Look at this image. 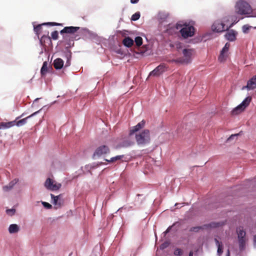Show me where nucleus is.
<instances>
[{"label":"nucleus","mask_w":256,"mask_h":256,"mask_svg":"<svg viewBox=\"0 0 256 256\" xmlns=\"http://www.w3.org/2000/svg\"><path fill=\"white\" fill-rule=\"evenodd\" d=\"M51 198L53 201V204L58 206H60V204L58 202V199L59 198L60 196H55L53 194H50Z\"/></svg>","instance_id":"nucleus-28"},{"label":"nucleus","mask_w":256,"mask_h":256,"mask_svg":"<svg viewBox=\"0 0 256 256\" xmlns=\"http://www.w3.org/2000/svg\"><path fill=\"white\" fill-rule=\"evenodd\" d=\"M104 164H105V163H104V162H100V165Z\"/></svg>","instance_id":"nucleus-47"},{"label":"nucleus","mask_w":256,"mask_h":256,"mask_svg":"<svg viewBox=\"0 0 256 256\" xmlns=\"http://www.w3.org/2000/svg\"><path fill=\"white\" fill-rule=\"evenodd\" d=\"M70 64V62L68 61L66 62V66H69Z\"/></svg>","instance_id":"nucleus-45"},{"label":"nucleus","mask_w":256,"mask_h":256,"mask_svg":"<svg viewBox=\"0 0 256 256\" xmlns=\"http://www.w3.org/2000/svg\"><path fill=\"white\" fill-rule=\"evenodd\" d=\"M182 254H183L182 250L179 248H176L174 252V254L175 256H180Z\"/></svg>","instance_id":"nucleus-32"},{"label":"nucleus","mask_w":256,"mask_h":256,"mask_svg":"<svg viewBox=\"0 0 256 256\" xmlns=\"http://www.w3.org/2000/svg\"><path fill=\"white\" fill-rule=\"evenodd\" d=\"M52 38L53 40H57L58 38V31L55 30L51 34Z\"/></svg>","instance_id":"nucleus-34"},{"label":"nucleus","mask_w":256,"mask_h":256,"mask_svg":"<svg viewBox=\"0 0 256 256\" xmlns=\"http://www.w3.org/2000/svg\"><path fill=\"white\" fill-rule=\"evenodd\" d=\"M134 42L138 46H140L142 44V38L140 36H136L135 38Z\"/></svg>","instance_id":"nucleus-30"},{"label":"nucleus","mask_w":256,"mask_h":256,"mask_svg":"<svg viewBox=\"0 0 256 256\" xmlns=\"http://www.w3.org/2000/svg\"><path fill=\"white\" fill-rule=\"evenodd\" d=\"M230 46V44L228 42H226L225 44V46L222 49V50L220 52V54L218 56V60L220 62H224L226 58H227V54L226 53L228 52L229 48Z\"/></svg>","instance_id":"nucleus-9"},{"label":"nucleus","mask_w":256,"mask_h":256,"mask_svg":"<svg viewBox=\"0 0 256 256\" xmlns=\"http://www.w3.org/2000/svg\"><path fill=\"white\" fill-rule=\"evenodd\" d=\"M39 111H37L36 112H34V113H33L31 115L26 117V118H24L23 119H22L20 120H19L18 121H16L17 120H18L20 118V117H22L23 116H24V114H22L19 117H18L16 118V126H24V124H25L26 122H27V120L29 118L33 116H34L36 115V114H38V112Z\"/></svg>","instance_id":"nucleus-12"},{"label":"nucleus","mask_w":256,"mask_h":256,"mask_svg":"<svg viewBox=\"0 0 256 256\" xmlns=\"http://www.w3.org/2000/svg\"><path fill=\"white\" fill-rule=\"evenodd\" d=\"M193 254H194V252L192 250L190 251V252H189V255L188 256H193Z\"/></svg>","instance_id":"nucleus-43"},{"label":"nucleus","mask_w":256,"mask_h":256,"mask_svg":"<svg viewBox=\"0 0 256 256\" xmlns=\"http://www.w3.org/2000/svg\"><path fill=\"white\" fill-rule=\"evenodd\" d=\"M226 256H230V251L229 249L227 250Z\"/></svg>","instance_id":"nucleus-42"},{"label":"nucleus","mask_w":256,"mask_h":256,"mask_svg":"<svg viewBox=\"0 0 256 256\" xmlns=\"http://www.w3.org/2000/svg\"><path fill=\"white\" fill-rule=\"evenodd\" d=\"M254 242L255 243H256V235L254 236Z\"/></svg>","instance_id":"nucleus-46"},{"label":"nucleus","mask_w":256,"mask_h":256,"mask_svg":"<svg viewBox=\"0 0 256 256\" xmlns=\"http://www.w3.org/2000/svg\"><path fill=\"white\" fill-rule=\"evenodd\" d=\"M224 222H212L208 224H204V228L205 229H208L210 228H216L223 226L224 224Z\"/></svg>","instance_id":"nucleus-16"},{"label":"nucleus","mask_w":256,"mask_h":256,"mask_svg":"<svg viewBox=\"0 0 256 256\" xmlns=\"http://www.w3.org/2000/svg\"><path fill=\"white\" fill-rule=\"evenodd\" d=\"M20 230V228L16 224H12L8 228V232L10 234H14Z\"/></svg>","instance_id":"nucleus-23"},{"label":"nucleus","mask_w":256,"mask_h":256,"mask_svg":"<svg viewBox=\"0 0 256 256\" xmlns=\"http://www.w3.org/2000/svg\"><path fill=\"white\" fill-rule=\"evenodd\" d=\"M134 142L129 140H124L120 144L121 147H128L133 145Z\"/></svg>","instance_id":"nucleus-26"},{"label":"nucleus","mask_w":256,"mask_h":256,"mask_svg":"<svg viewBox=\"0 0 256 256\" xmlns=\"http://www.w3.org/2000/svg\"><path fill=\"white\" fill-rule=\"evenodd\" d=\"M235 12L239 15H244L246 17L256 16L253 13L250 5L244 0H240L236 2L234 6Z\"/></svg>","instance_id":"nucleus-1"},{"label":"nucleus","mask_w":256,"mask_h":256,"mask_svg":"<svg viewBox=\"0 0 256 256\" xmlns=\"http://www.w3.org/2000/svg\"><path fill=\"white\" fill-rule=\"evenodd\" d=\"M134 42L133 40L129 36L125 38L122 40L124 45L128 48L131 47L134 44Z\"/></svg>","instance_id":"nucleus-21"},{"label":"nucleus","mask_w":256,"mask_h":256,"mask_svg":"<svg viewBox=\"0 0 256 256\" xmlns=\"http://www.w3.org/2000/svg\"><path fill=\"white\" fill-rule=\"evenodd\" d=\"M136 140L138 145H145L148 144L150 140V133L148 130H144L136 134Z\"/></svg>","instance_id":"nucleus-3"},{"label":"nucleus","mask_w":256,"mask_h":256,"mask_svg":"<svg viewBox=\"0 0 256 256\" xmlns=\"http://www.w3.org/2000/svg\"><path fill=\"white\" fill-rule=\"evenodd\" d=\"M110 152V150L108 146L102 145L96 148L94 154V156H97L100 157L102 155L109 154Z\"/></svg>","instance_id":"nucleus-8"},{"label":"nucleus","mask_w":256,"mask_h":256,"mask_svg":"<svg viewBox=\"0 0 256 256\" xmlns=\"http://www.w3.org/2000/svg\"><path fill=\"white\" fill-rule=\"evenodd\" d=\"M40 43L43 46H46V44L50 45L52 44L51 38L48 36V32L47 35L42 36L40 38Z\"/></svg>","instance_id":"nucleus-15"},{"label":"nucleus","mask_w":256,"mask_h":256,"mask_svg":"<svg viewBox=\"0 0 256 256\" xmlns=\"http://www.w3.org/2000/svg\"><path fill=\"white\" fill-rule=\"evenodd\" d=\"M18 179H14L10 182L8 185L3 186L2 189L4 192H8L12 190L14 186L18 182Z\"/></svg>","instance_id":"nucleus-20"},{"label":"nucleus","mask_w":256,"mask_h":256,"mask_svg":"<svg viewBox=\"0 0 256 256\" xmlns=\"http://www.w3.org/2000/svg\"><path fill=\"white\" fill-rule=\"evenodd\" d=\"M234 23L232 24L228 27L226 26L225 24L220 20H216L212 26V30L217 32H221L225 30H228L232 27Z\"/></svg>","instance_id":"nucleus-5"},{"label":"nucleus","mask_w":256,"mask_h":256,"mask_svg":"<svg viewBox=\"0 0 256 256\" xmlns=\"http://www.w3.org/2000/svg\"><path fill=\"white\" fill-rule=\"evenodd\" d=\"M124 157V155H118L114 157H112L110 160L104 159V160L109 163H113L121 160Z\"/></svg>","instance_id":"nucleus-24"},{"label":"nucleus","mask_w":256,"mask_h":256,"mask_svg":"<svg viewBox=\"0 0 256 256\" xmlns=\"http://www.w3.org/2000/svg\"><path fill=\"white\" fill-rule=\"evenodd\" d=\"M44 186L47 189L54 191L59 190L62 185L60 184L57 183L52 179L48 178L45 182Z\"/></svg>","instance_id":"nucleus-6"},{"label":"nucleus","mask_w":256,"mask_h":256,"mask_svg":"<svg viewBox=\"0 0 256 256\" xmlns=\"http://www.w3.org/2000/svg\"><path fill=\"white\" fill-rule=\"evenodd\" d=\"M237 32L233 30H228L225 34L226 38L230 41H234L236 39Z\"/></svg>","instance_id":"nucleus-17"},{"label":"nucleus","mask_w":256,"mask_h":256,"mask_svg":"<svg viewBox=\"0 0 256 256\" xmlns=\"http://www.w3.org/2000/svg\"><path fill=\"white\" fill-rule=\"evenodd\" d=\"M252 98L249 96L246 97L242 102L234 108L231 112L232 115H237L243 111L249 106L251 102Z\"/></svg>","instance_id":"nucleus-4"},{"label":"nucleus","mask_w":256,"mask_h":256,"mask_svg":"<svg viewBox=\"0 0 256 256\" xmlns=\"http://www.w3.org/2000/svg\"><path fill=\"white\" fill-rule=\"evenodd\" d=\"M138 1L139 0H130V2L132 4H134L138 3Z\"/></svg>","instance_id":"nucleus-41"},{"label":"nucleus","mask_w":256,"mask_h":256,"mask_svg":"<svg viewBox=\"0 0 256 256\" xmlns=\"http://www.w3.org/2000/svg\"><path fill=\"white\" fill-rule=\"evenodd\" d=\"M53 65L56 69H60L64 66V61L60 58H56L54 62Z\"/></svg>","instance_id":"nucleus-19"},{"label":"nucleus","mask_w":256,"mask_h":256,"mask_svg":"<svg viewBox=\"0 0 256 256\" xmlns=\"http://www.w3.org/2000/svg\"><path fill=\"white\" fill-rule=\"evenodd\" d=\"M80 29V28L78 26H66L64 27L62 30H60V33L61 34H74L78 30Z\"/></svg>","instance_id":"nucleus-14"},{"label":"nucleus","mask_w":256,"mask_h":256,"mask_svg":"<svg viewBox=\"0 0 256 256\" xmlns=\"http://www.w3.org/2000/svg\"><path fill=\"white\" fill-rule=\"evenodd\" d=\"M240 134H232L228 139L227 141H230L231 140L234 139V138H236Z\"/></svg>","instance_id":"nucleus-39"},{"label":"nucleus","mask_w":256,"mask_h":256,"mask_svg":"<svg viewBox=\"0 0 256 256\" xmlns=\"http://www.w3.org/2000/svg\"><path fill=\"white\" fill-rule=\"evenodd\" d=\"M170 227H168V229L165 232V233L166 234L170 232Z\"/></svg>","instance_id":"nucleus-44"},{"label":"nucleus","mask_w":256,"mask_h":256,"mask_svg":"<svg viewBox=\"0 0 256 256\" xmlns=\"http://www.w3.org/2000/svg\"><path fill=\"white\" fill-rule=\"evenodd\" d=\"M250 28V26H248V25H244L242 28V31L244 33H247Z\"/></svg>","instance_id":"nucleus-35"},{"label":"nucleus","mask_w":256,"mask_h":256,"mask_svg":"<svg viewBox=\"0 0 256 256\" xmlns=\"http://www.w3.org/2000/svg\"><path fill=\"white\" fill-rule=\"evenodd\" d=\"M182 26V24L177 23L176 25L175 28L176 30L180 28V32L182 36L184 38H186L188 37H192L194 35V28L193 26L186 25L184 27Z\"/></svg>","instance_id":"nucleus-2"},{"label":"nucleus","mask_w":256,"mask_h":256,"mask_svg":"<svg viewBox=\"0 0 256 256\" xmlns=\"http://www.w3.org/2000/svg\"><path fill=\"white\" fill-rule=\"evenodd\" d=\"M140 12H136L135 14L132 15L131 20L133 21H136L140 18Z\"/></svg>","instance_id":"nucleus-31"},{"label":"nucleus","mask_w":256,"mask_h":256,"mask_svg":"<svg viewBox=\"0 0 256 256\" xmlns=\"http://www.w3.org/2000/svg\"><path fill=\"white\" fill-rule=\"evenodd\" d=\"M193 50L192 49H184L183 50L184 57L178 60V62L182 63H188L191 60Z\"/></svg>","instance_id":"nucleus-7"},{"label":"nucleus","mask_w":256,"mask_h":256,"mask_svg":"<svg viewBox=\"0 0 256 256\" xmlns=\"http://www.w3.org/2000/svg\"><path fill=\"white\" fill-rule=\"evenodd\" d=\"M43 24H46V25H50V26H60L61 25V24H58V23H56V22H47V23H44Z\"/></svg>","instance_id":"nucleus-38"},{"label":"nucleus","mask_w":256,"mask_h":256,"mask_svg":"<svg viewBox=\"0 0 256 256\" xmlns=\"http://www.w3.org/2000/svg\"><path fill=\"white\" fill-rule=\"evenodd\" d=\"M214 240L218 247L217 254L218 256H221L223 253V245L221 242H220L216 238H214Z\"/></svg>","instance_id":"nucleus-18"},{"label":"nucleus","mask_w":256,"mask_h":256,"mask_svg":"<svg viewBox=\"0 0 256 256\" xmlns=\"http://www.w3.org/2000/svg\"><path fill=\"white\" fill-rule=\"evenodd\" d=\"M166 70V66L164 64H160L156 68H155L152 71L150 76H158L162 74L165 72Z\"/></svg>","instance_id":"nucleus-10"},{"label":"nucleus","mask_w":256,"mask_h":256,"mask_svg":"<svg viewBox=\"0 0 256 256\" xmlns=\"http://www.w3.org/2000/svg\"><path fill=\"white\" fill-rule=\"evenodd\" d=\"M42 204L43 206L47 208H52V205L50 204L48 202H42Z\"/></svg>","instance_id":"nucleus-40"},{"label":"nucleus","mask_w":256,"mask_h":256,"mask_svg":"<svg viewBox=\"0 0 256 256\" xmlns=\"http://www.w3.org/2000/svg\"><path fill=\"white\" fill-rule=\"evenodd\" d=\"M205 229L204 228V225L202 226H194L192 227L190 229V232H198L200 230H204Z\"/></svg>","instance_id":"nucleus-27"},{"label":"nucleus","mask_w":256,"mask_h":256,"mask_svg":"<svg viewBox=\"0 0 256 256\" xmlns=\"http://www.w3.org/2000/svg\"><path fill=\"white\" fill-rule=\"evenodd\" d=\"M42 25H44L43 24H38V26H34V31L38 36L39 34L42 32Z\"/></svg>","instance_id":"nucleus-29"},{"label":"nucleus","mask_w":256,"mask_h":256,"mask_svg":"<svg viewBox=\"0 0 256 256\" xmlns=\"http://www.w3.org/2000/svg\"><path fill=\"white\" fill-rule=\"evenodd\" d=\"M49 67L48 66V62H44L40 70V74L42 76H44L48 72Z\"/></svg>","instance_id":"nucleus-22"},{"label":"nucleus","mask_w":256,"mask_h":256,"mask_svg":"<svg viewBox=\"0 0 256 256\" xmlns=\"http://www.w3.org/2000/svg\"><path fill=\"white\" fill-rule=\"evenodd\" d=\"M238 238H244L246 232L244 230L243 228L239 227L237 230Z\"/></svg>","instance_id":"nucleus-25"},{"label":"nucleus","mask_w":256,"mask_h":256,"mask_svg":"<svg viewBox=\"0 0 256 256\" xmlns=\"http://www.w3.org/2000/svg\"><path fill=\"white\" fill-rule=\"evenodd\" d=\"M256 88V74L253 76L250 80L247 82V84L246 86H244L242 88V90H244L246 88L248 90H254Z\"/></svg>","instance_id":"nucleus-11"},{"label":"nucleus","mask_w":256,"mask_h":256,"mask_svg":"<svg viewBox=\"0 0 256 256\" xmlns=\"http://www.w3.org/2000/svg\"><path fill=\"white\" fill-rule=\"evenodd\" d=\"M146 122L144 120H142L140 122L138 123L136 126H132L130 130V135L131 136L135 132H138L145 126Z\"/></svg>","instance_id":"nucleus-13"},{"label":"nucleus","mask_w":256,"mask_h":256,"mask_svg":"<svg viewBox=\"0 0 256 256\" xmlns=\"http://www.w3.org/2000/svg\"><path fill=\"white\" fill-rule=\"evenodd\" d=\"M15 212H16V210H15V209H14V208L9 209V210H6L7 214L10 216L14 214Z\"/></svg>","instance_id":"nucleus-37"},{"label":"nucleus","mask_w":256,"mask_h":256,"mask_svg":"<svg viewBox=\"0 0 256 256\" xmlns=\"http://www.w3.org/2000/svg\"><path fill=\"white\" fill-rule=\"evenodd\" d=\"M169 242H165L163 244H162L160 246V248L161 250H164V248H166L169 246Z\"/></svg>","instance_id":"nucleus-36"},{"label":"nucleus","mask_w":256,"mask_h":256,"mask_svg":"<svg viewBox=\"0 0 256 256\" xmlns=\"http://www.w3.org/2000/svg\"><path fill=\"white\" fill-rule=\"evenodd\" d=\"M240 248L242 250L245 245V239L244 238H238Z\"/></svg>","instance_id":"nucleus-33"}]
</instances>
